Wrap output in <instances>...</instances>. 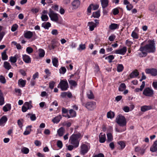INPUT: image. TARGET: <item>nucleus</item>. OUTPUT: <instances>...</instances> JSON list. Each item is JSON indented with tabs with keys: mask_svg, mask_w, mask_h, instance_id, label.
Listing matches in <instances>:
<instances>
[{
	"mask_svg": "<svg viewBox=\"0 0 157 157\" xmlns=\"http://www.w3.org/2000/svg\"><path fill=\"white\" fill-rule=\"evenodd\" d=\"M126 7L127 10L130 11L133 8V6L132 4L129 3L126 6Z\"/></svg>",
	"mask_w": 157,
	"mask_h": 157,
	"instance_id": "774afa93",
	"label": "nucleus"
},
{
	"mask_svg": "<svg viewBox=\"0 0 157 157\" xmlns=\"http://www.w3.org/2000/svg\"><path fill=\"white\" fill-rule=\"evenodd\" d=\"M107 115L108 118L112 119L114 117L115 113L113 112L110 111L107 113Z\"/></svg>",
	"mask_w": 157,
	"mask_h": 157,
	"instance_id": "72a5a7b5",
	"label": "nucleus"
},
{
	"mask_svg": "<svg viewBox=\"0 0 157 157\" xmlns=\"http://www.w3.org/2000/svg\"><path fill=\"white\" fill-rule=\"evenodd\" d=\"M87 95L88 98L89 99H93L94 98L93 93L90 90L87 93Z\"/></svg>",
	"mask_w": 157,
	"mask_h": 157,
	"instance_id": "c03bdc74",
	"label": "nucleus"
},
{
	"mask_svg": "<svg viewBox=\"0 0 157 157\" xmlns=\"http://www.w3.org/2000/svg\"><path fill=\"white\" fill-rule=\"evenodd\" d=\"M55 82L53 81H50L49 83V87L52 89L53 88Z\"/></svg>",
	"mask_w": 157,
	"mask_h": 157,
	"instance_id": "680f3d73",
	"label": "nucleus"
},
{
	"mask_svg": "<svg viewBox=\"0 0 157 157\" xmlns=\"http://www.w3.org/2000/svg\"><path fill=\"white\" fill-rule=\"evenodd\" d=\"M67 149L70 151H72L74 148H75L74 145L71 144L67 146Z\"/></svg>",
	"mask_w": 157,
	"mask_h": 157,
	"instance_id": "69168bd1",
	"label": "nucleus"
},
{
	"mask_svg": "<svg viewBox=\"0 0 157 157\" xmlns=\"http://www.w3.org/2000/svg\"><path fill=\"white\" fill-rule=\"evenodd\" d=\"M16 58L15 57V56H11L10 58V59H9V61H10L11 63H15L17 61Z\"/></svg>",
	"mask_w": 157,
	"mask_h": 157,
	"instance_id": "864d4df0",
	"label": "nucleus"
},
{
	"mask_svg": "<svg viewBox=\"0 0 157 157\" xmlns=\"http://www.w3.org/2000/svg\"><path fill=\"white\" fill-rule=\"evenodd\" d=\"M4 67L6 70H9L11 69L12 67L9 63L5 61L3 64Z\"/></svg>",
	"mask_w": 157,
	"mask_h": 157,
	"instance_id": "a878e982",
	"label": "nucleus"
},
{
	"mask_svg": "<svg viewBox=\"0 0 157 157\" xmlns=\"http://www.w3.org/2000/svg\"><path fill=\"white\" fill-rule=\"evenodd\" d=\"M124 69L123 65L121 64H119L117 67V71L118 72L122 71Z\"/></svg>",
	"mask_w": 157,
	"mask_h": 157,
	"instance_id": "8fccbe9b",
	"label": "nucleus"
},
{
	"mask_svg": "<svg viewBox=\"0 0 157 157\" xmlns=\"http://www.w3.org/2000/svg\"><path fill=\"white\" fill-rule=\"evenodd\" d=\"M127 51V48L126 47H124L122 48L117 50L115 51V52L117 54H119L121 55H124Z\"/></svg>",
	"mask_w": 157,
	"mask_h": 157,
	"instance_id": "9b49d317",
	"label": "nucleus"
},
{
	"mask_svg": "<svg viewBox=\"0 0 157 157\" xmlns=\"http://www.w3.org/2000/svg\"><path fill=\"white\" fill-rule=\"evenodd\" d=\"M150 150L152 152H155L157 151V140L154 142L150 147Z\"/></svg>",
	"mask_w": 157,
	"mask_h": 157,
	"instance_id": "2eb2a0df",
	"label": "nucleus"
},
{
	"mask_svg": "<svg viewBox=\"0 0 157 157\" xmlns=\"http://www.w3.org/2000/svg\"><path fill=\"white\" fill-rule=\"evenodd\" d=\"M112 12L113 14L114 15H116L119 13L118 9L117 8L114 9L112 10Z\"/></svg>",
	"mask_w": 157,
	"mask_h": 157,
	"instance_id": "0e129e2a",
	"label": "nucleus"
},
{
	"mask_svg": "<svg viewBox=\"0 0 157 157\" xmlns=\"http://www.w3.org/2000/svg\"><path fill=\"white\" fill-rule=\"evenodd\" d=\"M18 27V26L17 24H14L12 26L11 30L12 32H14L17 29Z\"/></svg>",
	"mask_w": 157,
	"mask_h": 157,
	"instance_id": "bf43d9fd",
	"label": "nucleus"
},
{
	"mask_svg": "<svg viewBox=\"0 0 157 157\" xmlns=\"http://www.w3.org/2000/svg\"><path fill=\"white\" fill-rule=\"evenodd\" d=\"M131 36L134 39H137L139 37L138 34L134 31H133L132 32Z\"/></svg>",
	"mask_w": 157,
	"mask_h": 157,
	"instance_id": "a18cd8bd",
	"label": "nucleus"
},
{
	"mask_svg": "<svg viewBox=\"0 0 157 157\" xmlns=\"http://www.w3.org/2000/svg\"><path fill=\"white\" fill-rule=\"evenodd\" d=\"M23 120L22 119H19L17 121V124L20 128H21L23 126Z\"/></svg>",
	"mask_w": 157,
	"mask_h": 157,
	"instance_id": "5fc2aeb1",
	"label": "nucleus"
},
{
	"mask_svg": "<svg viewBox=\"0 0 157 157\" xmlns=\"http://www.w3.org/2000/svg\"><path fill=\"white\" fill-rule=\"evenodd\" d=\"M21 151L24 154H27L29 152V149L28 148L24 147L21 149Z\"/></svg>",
	"mask_w": 157,
	"mask_h": 157,
	"instance_id": "79ce46f5",
	"label": "nucleus"
},
{
	"mask_svg": "<svg viewBox=\"0 0 157 157\" xmlns=\"http://www.w3.org/2000/svg\"><path fill=\"white\" fill-rule=\"evenodd\" d=\"M90 146L88 143H82L80 147V153L82 155L86 154L90 149Z\"/></svg>",
	"mask_w": 157,
	"mask_h": 157,
	"instance_id": "f03ea898",
	"label": "nucleus"
},
{
	"mask_svg": "<svg viewBox=\"0 0 157 157\" xmlns=\"http://www.w3.org/2000/svg\"><path fill=\"white\" fill-rule=\"evenodd\" d=\"M82 137V136L79 133L73 134L70 137L69 142L70 144L74 145L75 148H77L79 145L80 140L78 139Z\"/></svg>",
	"mask_w": 157,
	"mask_h": 157,
	"instance_id": "f257e3e1",
	"label": "nucleus"
},
{
	"mask_svg": "<svg viewBox=\"0 0 157 157\" xmlns=\"http://www.w3.org/2000/svg\"><path fill=\"white\" fill-rule=\"evenodd\" d=\"M88 25L89 27V29L90 31H93L94 28L96 27V24L93 21L89 22Z\"/></svg>",
	"mask_w": 157,
	"mask_h": 157,
	"instance_id": "f3484780",
	"label": "nucleus"
},
{
	"mask_svg": "<svg viewBox=\"0 0 157 157\" xmlns=\"http://www.w3.org/2000/svg\"><path fill=\"white\" fill-rule=\"evenodd\" d=\"M57 87L60 88L62 91L66 90L69 87L67 81L61 80L57 86Z\"/></svg>",
	"mask_w": 157,
	"mask_h": 157,
	"instance_id": "39448f33",
	"label": "nucleus"
},
{
	"mask_svg": "<svg viewBox=\"0 0 157 157\" xmlns=\"http://www.w3.org/2000/svg\"><path fill=\"white\" fill-rule=\"evenodd\" d=\"M152 109V106L151 105H144L141 107V110L142 112H144Z\"/></svg>",
	"mask_w": 157,
	"mask_h": 157,
	"instance_id": "aec40b11",
	"label": "nucleus"
},
{
	"mask_svg": "<svg viewBox=\"0 0 157 157\" xmlns=\"http://www.w3.org/2000/svg\"><path fill=\"white\" fill-rule=\"evenodd\" d=\"M99 141L100 143H104L106 140V136L105 134H104L103 133H100L99 136Z\"/></svg>",
	"mask_w": 157,
	"mask_h": 157,
	"instance_id": "ddd939ff",
	"label": "nucleus"
},
{
	"mask_svg": "<svg viewBox=\"0 0 157 157\" xmlns=\"http://www.w3.org/2000/svg\"><path fill=\"white\" fill-rule=\"evenodd\" d=\"M28 115L29 116L30 119L32 121H34L36 119L35 114L28 113Z\"/></svg>",
	"mask_w": 157,
	"mask_h": 157,
	"instance_id": "37998d69",
	"label": "nucleus"
},
{
	"mask_svg": "<svg viewBox=\"0 0 157 157\" xmlns=\"http://www.w3.org/2000/svg\"><path fill=\"white\" fill-rule=\"evenodd\" d=\"M4 104V99L3 94L1 90H0V105H2Z\"/></svg>",
	"mask_w": 157,
	"mask_h": 157,
	"instance_id": "c756f323",
	"label": "nucleus"
},
{
	"mask_svg": "<svg viewBox=\"0 0 157 157\" xmlns=\"http://www.w3.org/2000/svg\"><path fill=\"white\" fill-rule=\"evenodd\" d=\"M26 51L29 54H30L33 52V50L31 47H28L26 48Z\"/></svg>",
	"mask_w": 157,
	"mask_h": 157,
	"instance_id": "e2e57ef3",
	"label": "nucleus"
},
{
	"mask_svg": "<svg viewBox=\"0 0 157 157\" xmlns=\"http://www.w3.org/2000/svg\"><path fill=\"white\" fill-rule=\"evenodd\" d=\"M126 129V127H124L123 128H118L117 127L115 128V130L117 132H122L125 131Z\"/></svg>",
	"mask_w": 157,
	"mask_h": 157,
	"instance_id": "09e8293b",
	"label": "nucleus"
},
{
	"mask_svg": "<svg viewBox=\"0 0 157 157\" xmlns=\"http://www.w3.org/2000/svg\"><path fill=\"white\" fill-rule=\"evenodd\" d=\"M23 60L26 63H30L31 62V58L29 56L26 54L22 55Z\"/></svg>",
	"mask_w": 157,
	"mask_h": 157,
	"instance_id": "f8f14e48",
	"label": "nucleus"
},
{
	"mask_svg": "<svg viewBox=\"0 0 157 157\" xmlns=\"http://www.w3.org/2000/svg\"><path fill=\"white\" fill-rule=\"evenodd\" d=\"M26 82V80H23L22 79H20L18 80V84L20 87H23L25 86Z\"/></svg>",
	"mask_w": 157,
	"mask_h": 157,
	"instance_id": "5701e85b",
	"label": "nucleus"
},
{
	"mask_svg": "<svg viewBox=\"0 0 157 157\" xmlns=\"http://www.w3.org/2000/svg\"><path fill=\"white\" fill-rule=\"evenodd\" d=\"M69 113L71 117H75L76 115V112L72 109H71L69 110Z\"/></svg>",
	"mask_w": 157,
	"mask_h": 157,
	"instance_id": "4c0bfd02",
	"label": "nucleus"
},
{
	"mask_svg": "<svg viewBox=\"0 0 157 157\" xmlns=\"http://www.w3.org/2000/svg\"><path fill=\"white\" fill-rule=\"evenodd\" d=\"M68 82L72 86L75 87L77 85L76 82L73 80H68Z\"/></svg>",
	"mask_w": 157,
	"mask_h": 157,
	"instance_id": "de8ad7c7",
	"label": "nucleus"
},
{
	"mask_svg": "<svg viewBox=\"0 0 157 157\" xmlns=\"http://www.w3.org/2000/svg\"><path fill=\"white\" fill-rule=\"evenodd\" d=\"M32 101H30L29 102H25L24 105L28 109H30L32 107V105H31Z\"/></svg>",
	"mask_w": 157,
	"mask_h": 157,
	"instance_id": "ea45409f",
	"label": "nucleus"
},
{
	"mask_svg": "<svg viewBox=\"0 0 157 157\" xmlns=\"http://www.w3.org/2000/svg\"><path fill=\"white\" fill-rule=\"evenodd\" d=\"M11 105L10 104H8L4 106L3 108V110L5 112H7L11 109Z\"/></svg>",
	"mask_w": 157,
	"mask_h": 157,
	"instance_id": "c85d7f7f",
	"label": "nucleus"
},
{
	"mask_svg": "<svg viewBox=\"0 0 157 157\" xmlns=\"http://www.w3.org/2000/svg\"><path fill=\"white\" fill-rule=\"evenodd\" d=\"M140 52L139 53L138 55L140 57H145L147 55V52L146 50L143 47H141L139 49Z\"/></svg>",
	"mask_w": 157,
	"mask_h": 157,
	"instance_id": "9d476101",
	"label": "nucleus"
},
{
	"mask_svg": "<svg viewBox=\"0 0 157 157\" xmlns=\"http://www.w3.org/2000/svg\"><path fill=\"white\" fill-rule=\"evenodd\" d=\"M59 44L58 42L56 40H53L52 41L51 44V47L50 49H54Z\"/></svg>",
	"mask_w": 157,
	"mask_h": 157,
	"instance_id": "b1692460",
	"label": "nucleus"
},
{
	"mask_svg": "<svg viewBox=\"0 0 157 157\" xmlns=\"http://www.w3.org/2000/svg\"><path fill=\"white\" fill-rule=\"evenodd\" d=\"M65 129L62 127L60 128L57 131V133L60 136H63V135Z\"/></svg>",
	"mask_w": 157,
	"mask_h": 157,
	"instance_id": "7c9ffc66",
	"label": "nucleus"
},
{
	"mask_svg": "<svg viewBox=\"0 0 157 157\" xmlns=\"http://www.w3.org/2000/svg\"><path fill=\"white\" fill-rule=\"evenodd\" d=\"M100 16L99 11H97L93 13L92 16L94 18H98Z\"/></svg>",
	"mask_w": 157,
	"mask_h": 157,
	"instance_id": "3c124183",
	"label": "nucleus"
},
{
	"mask_svg": "<svg viewBox=\"0 0 157 157\" xmlns=\"http://www.w3.org/2000/svg\"><path fill=\"white\" fill-rule=\"evenodd\" d=\"M2 59L3 60H6L8 59V56L6 54V51H4L2 54Z\"/></svg>",
	"mask_w": 157,
	"mask_h": 157,
	"instance_id": "58836bf2",
	"label": "nucleus"
},
{
	"mask_svg": "<svg viewBox=\"0 0 157 157\" xmlns=\"http://www.w3.org/2000/svg\"><path fill=\"white\" fill-rule=\"evenodd\" d=\"M126 88V86L124 83H121L118 88V90L122 92Z\"/></svg>",
	"mask_w": 157,
	"mask_h": 157,
	"instance_id": "473e14b6",
	"label": "nucleus"
},
{
	"mask_svg": "<svg viewBox=\"0 0 157 157\" xmlns=\"http://www.w3.org/2000/svg\"><path fill=\"white\" fill-rule=\"evenodd\" d=\"M59 73L61 74H64L66 71V69L64 67H62L59 70Z\"/></svg>",
	"mask_w": 157,
	"mask_h": 157,
	"instance_id": "13d9d810",
	"label": "nucleus"
},
{
	"mask_svg": "<svg viewBox=\"0 0 157 157\" xmlns=\"http://www.w3.org/2000/svg\"><path fill=\"white\" fill-rule=\"evenodd\" d=\"M0 82L3 84H4L6 82V80L5 77L2 75L0 76Z\"/></svg>",
	"mask_w": 157,
	"mask_h": 157,
	"instance_id": "4d7b16f0",
	"label": "nucleus"
},
{
	"mask_svg": "<svg viewBox=\"0 0 157 157\" xmlns=\"http://www.w3.org/2000/svg\"><path fill=\"white\" fill-rule=\"evenodd\" d=\"M51 26V24L49 22H47V23H44L42 24V27H43L44 28L46 29H48Z\"/></svg>",
	"mask_w": 157,
	"mask_h": 157,
	"instance_id": "c9c22d12",
	"label": "nucleus"
},
{
	"mask_svg": "<svg viewBox=\"0 0 157 157\" xmlns=\"http://www.w3.org/2000/svg\"><path fill=\"white\" fill-rule=\"evenodd\" d=\"M154 94V90L149 87L146 88L144 90L143 94L149 97H152Z\"/></svg>",
	"mask_w": 157,
	"mask_h": 157,
	"instance_id": "423d86ee",
	"label": "nucleus"
},
{
	"mask_svg": "<svg viewBox=\"0 0 157 157\" xmlns=\"http://www.w3.org/2000/svg\"><path fill=\"white\" fill-rule=\"evenodd\" d=\"M42 20L43 21H47L48 19V16L46 15H42L41 16Z\"/></svg>",
	"mask_w": 157,
	"mask_h": 157,
	"instance_id": "052dcab7",
	"label": "nucleus"
},
{
	"mask_svg": "<svg viewBox=\"0 0 157 157\" xmlns=\"http://www.w3.org/2000/svg\"><path fill=\"white\" fill-rule=\"evenodd\" d=\"M119 25L117 24L113 23L109 25V28L111 30H114L116 29H118L119 27Z\"/></svg>",
	"mask_w": 157,
	"mask_h": 157,
	"instance_id": "2f4dec72",
	"label": "nucleus"
},
{
	"mask_svg": "<svg viewBox=\"0 0 157 157\" xmlns=\"http://www.w3.org/2000/svg\"><path fill=\"white\" fill-rule=\"evenodd\" d=\"M145 86V82L144 81H143L142 82L141 85L140 86V88H136L134 90V92L137 93L142 91L144 87Z\"/></svg>",
	"mask_w": 157,
	"mask_h": 157,
	"instance_id": "dca6fc26",
	"label": "nucleus"
},
{
	"mask_svg": "<svg viewBox=\"0 0 157 157\" xmlns=\"http://www.w3.org/2000/svg\"><path fill=\"white\" fill-rule=\"evenodd\" d=\"M143 47L146 50L147 52H154L155 51V43L152 41H151L148 44H146Z\"/></svg>",
	"mask_w": 157,
	"mask_h": 157,
	"instance_id": "20e7f679",
	"label": "nucleus"
},
{
	"mask_svg": "<svg viewBox=\"0 0 157 157\" xmlns=\"http://www.w3.org/2000/svg\"><path fill=\"white\" fill-rule=\"evenodd\" d=\"M39 56L41 57H43L45 55L44 51L42 49H40L39 50Z\"/></svg>",
	"mask_w": 157,
	"mask_h": 157,
	"instance_id": "a19ab883",
	"label": "nucleus"
},
{
	"mask_svg": "<svg viewBox=\"0 0 157 157\" xmlns=\"http://www.w3.org/2000/svg\"><path fill=\"white\" fill-rule=\"evenodd\" d=\"M48 15L51 20L55 22H57L58 20V14L55 13L51 9L50 10Z\"/></svg>",
	"mask_w": 157,
	"mask_h": 157,
	"instance_id": "0eeeda50",
	"label": "nucleus"
},
{
	"mask_svg": "<svg viewBox=\"0 0 157 157\" xmlns=\"http://www.w3.org/2000/svg\"><path fill=\"white\" fill-rule=\"evenodd\" d=\"M114 57L113 55H109L105 58V59H108L109 60V62L111 63L112 62V60L114 59Z\"/></svg>",
	"mask_w": 157,
	"mask_h": 157,
	"instance_id": "49530a36",
	"label": "nucleus"
},
{
	"mask_svg": "<svg viewBox=\"0 0 157 157\" xmlns=\"http://www.w3.org/2000/svg\"><path fill=\"white\" fill-rule=\"evenodd\" d=\"M139 72L137 70H135L132 71L129 75L130 78H135L138 76Z\"/></svg>",
	"mask_w": 157,
	"mask_h": 157,
	"instance_id": "a211bd4d",
	"label": "nucleus"
},
{
	"mask_svg": "<svg viewBox=\"0 0 157 157\" xmlns=\"http://www.w3.org/2000/svg\"><path fill=\"white\" fill-rule=\"evenodd\" d=\"M107 142H110L113 140V136L112 134L110 133H108L107 134Z\"/></svg>",
	"mask_w": 157,
	"mask_h": 157,
	"instance_id": "f704fd0d",
	"label": "nucleus"
},
{
	"mask_svg": "<svg viewBox=\"0 0 157 157\" xmlns=\"http://www.w3.org/2000/svg\"><path fill=\"white\" fill-rule=\"evenodd\" d=\"M102 7L103 9L107 7L108 5V0H100Z\"/></svg>",
	"mask_w": 157,
	"mask_h": 157,
	"instance_id": "393cba45",
	"label": "nucleus"
},
{
	"mask_svg": "<svg viewBox=\"0 0 157 157\" xmlns=\"http://www.w3.org/2000/svg\"><path fill=\"white\" fill-rule=\"evenodd\" d=\"M80 2L78 0H75L72 3V5L74 9H77L80 5Z\"/></svg>",
	"mask_w": 157,
	"mask_h": 157,
	"instance_id": "4468645a",
	"label": "nucleus"
},
{
	"mask_svg": "<svg viewBox=\"0 0 157 157\" xmlns=\"http://www.w3.org/2000/svg\"><path fill=\"white\" fill-rule=\"evenodd\" d=\"M125 43L129 47H130L133 44V42L128 40L126 41Z\"/></svg>",
	"mask_w": 157,
	"mask_h": 157,
	"instance_id": "338daca9",
	"label": "nucleus"
},
{
	"mask_svg": "<svg viewBox=\"0 0 157 157\" xmlns=\"http://www.w3.org/2000/svg\"><path fill=\"white\" fill-rule=\"evenodd\" d=\"M7 120V117L5 116H3L0 119V126H3Z\"/></svg>",
	"mask_w": 157,
	"mask_h": 157,
	"instance_id": "6ab92c4d",
	"label": "nucleus"
},
{
	"mask_svg": "<svg viewBox=\"0 0 157 157\" xmlns=\"http://www.w3.org/2000/svg\"><path fill=\"white\" fill-rule=\"evenodd\" d=\"M61 118V116L59 115L53 118L52 121L54 123H58L60 121Z\"/></svg>",
	"mask_w": 157,
	"mask_h": 157,
	"instance_id": "412c9836",
	"label": "nucleus"
},
{
	"mask_svg": "<svg viewBox=\"0 0 157 157\" xmlns=\"http://www.w3.org/2000/svg\"><path fill=\"white\" fill-rule=\"evenodd\" d=\"M96 103L93 101L87 102L86 104H82L83 105L85 106L87 109L90 110L94 109L96 107Z\"/></svg>",
	"mask_w": 157,
	"mask_h": 157,
	"instance_id": "6e6552de",
	"label": "nucleus"
},
{
	"mask_svg": "<svg viewBox=\"0 0 157 157\" xmlns=\"http://www.w3.org/2000/svg\"><path fill=\"white\" fill-rule=\"evenodd\" d=\"M31 127H32L31 126H28V128H29V130L25 131L23 133L24 135H27L29 134L30 133V132L31 131Z\"/></svg>",
	"mask_w": 157,
	"mask_h": 157,
	"instance_id": "6e6d98bb",
	"label": "nucleus"
},
{
	"mask_svg": "<svg viewBox=\"0 0 157 157\" xmlns=\"http://www.w3.org/2000/svg\"><path fill=\"white\" fill-rule=\"evenodd\" d=\"M149 9L152 12H155L157 11V7L154 4H151L149 6Z\"/></svg>",
	"mask_w": 157,
	"mask_h": 157,
	"instance_id": "cd10ccee",
	"label": "nucleus"
},
{
	"mask_svg": "<svg viewBox=\"0 0 157 157\" xmlns=\"http://www.w3.org/2000/svg\"><path fill=\"white\" fill-rule=\"evenodd\" d=\"M2 26H0V41H1L5 34V32L2 31Z\"/></svg>",
	"mask_w": 157,
	"mask_h": 157,
	"instance_id": "e433bc0d",
	"label": "nucleus"
},
{
	"mask_svg": "<svg viewBox=\"0 0 157 157\" xmlns=\"http://www.w3.org/2000/svg\"><path fill=\"white\" fill-rule=\"evenodd\" d=\"M85 48L86 47L85 44H81L79 45V48H78L77 49L79 51H81L85 49Z\"/></svg>",
	"mask_w": 157,
	"mask_h": 157,
	"instance_id": "603ef678",
	"label": "nucleus"
},
{
	"mask_svg": "<svg viewBox=\"0 0 157 157\" xmlns=\"http://www.w3.org/2000/svg\"><path fill=\"white\" fill-rule=\"evenodd\" d=\"M52 61L53 65L56 67L58 66V60L57 58H52Z\"/></svg>",
	"mask_w": 157,
	"mask_h": 157,
	"instance_id": "4be33fe9",
	"label": "nucleus"
},
{
	"mask_svg": "<svg viewBox=\"0 0 157 157\" xmlns=\"http://www.w3.org/2000/svg\"><path fill=\"white\" fill-rule=\"evenodd\" d=\"M116 121L120 126L126 127L127 123L126 118L121 115H119L117 116L116 119Z\"/></svg>",
	"mask_w": 157,
	"mask_h": 157,
	"instance_id": "7ed1b4c3",
	"label": "nucleus"
},
{
	"mask_svg": "<svg viewBox=\"0 0 157 157\" xmlns=\"http://www.w3.org/2000/svg\"><path fill=\"white\" fill-rule=\"evenodd\" d=\"M145 72L146 74H150L153 76L157 75V70L155 68H147L145 70Z\"/></svg>",
	"mask_w": 157,
	"mask_h": 157,
	"instance_id": "1a4fd4ad",
	"label": "nucleus"
},
{
	"mask_svg": "<svg viewBox=\"0 0 157 157\" xmlns=\"http://www.w3.org/2000/svg\"><path fill=\"white\" fill-rule=\"evenodd\" d=\"M24 35L25 38L30 39L32 36L33 34L32 32L29 31L25 33Z\"/></svg>",
	"mask_w": 157,
	"mask_h": 157,
	"instance_id": "bb28decb",
	"label": "nucleus"
}]
</instances>
